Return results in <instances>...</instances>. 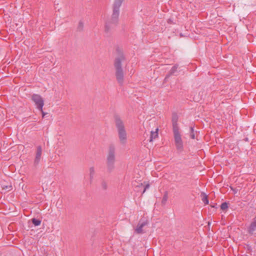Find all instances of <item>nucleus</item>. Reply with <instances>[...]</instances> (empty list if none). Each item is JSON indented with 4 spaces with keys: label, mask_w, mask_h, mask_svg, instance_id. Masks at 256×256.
I'll list each match as a JSON object with an SVG mask.
<instances>
[{
    "label": "nucleus",
    "mask_w": 256,
    "mask_h": 256,
    "mask_svg": "<svg viewBox=\"0 0 256 256\" xmlns=\"http://www.w3.org/2000/svg\"><path fill=\"white\" fill-rule=\"evenodd\" d=\"M168 198V192H165L164 195L163 196L162 200V204L164 205L166 204L167 200Z\"/></svg>",
    "instance_id": "2eb2a0df"
},
{
    "label": "nucleus",
    "mask_w": 256,
    "mask_h": 256,
    "mask_svg": "<svg viewBox=\"0 0 256 256\" xmlns=\"http://www.w3.org/2000/svg\"><path fill=\"white\" fill-rule=\"evenodd\" d=\"M116 126L118 130V136L120 144L125 145L127 142V134L122 120L118 116L115 118Z\"/></svg>",
    "instance_id": "20e7f679"
},
{
    "label": "nucleus",
    "mask_w": 256,
    "mask_h": 256,
    "mask_svg": "<svg viewBox=\"0 0 256 256\" xmlns=\"http://www.w3.org/2000/svg\"><path fill=\"white\" fill-rule=\"evenodd\" d=\"M158 128L156 129L155 132H150V136L149 140L150 142H152L153 140L156 139L158 136Z\"/></svg>",
    "instance_id": "9b49d317"
},
{
    "label": "nucleus",
    "mask_w": 256,
    "mask_h": 256,
    "mask_svg": "<svg viewBox=\"0 0 256 256\" xmlns=\"http://www.w3.org/2000/svg\"><path fill=\"white\" fill-rule=\"evenodd\" d=\"M84 28V24L82 22L80 21L78 22V24L77 28V30L79 32H82Z\"/></svg>",
    "instance_id": "a211bd4d"
},
{
    "label": "nucleus",
    "mask_w": 256,
    "mask_h": 256,
    "mask_svg": "<svg viewBox=\"0 0 256 256\" xmlns=\"http://www.w3.org/2000/svg\"><path fill=\"white\" fill-rule=\"evenodd\" d=\"M200 196L202 197V200L204 202L205 204H208V196L204 192L201 193Z\"/></svg>",
    "instance_id": "f8f14e48"
},
{
    "label": "nucleus",
    "mask_w": 256,
    "mask_h": 256,
    "mask_svg": "<svg viewBox=\"0 0 256 256\" xmlns=\"http://www.w3.org/2000/svg\"><path fill=\"white\" fill-rule=\"evenodd\" d=\"M32 100L34 102L36 108L40 111H42L44 100L42 96L38 94H33L32 96Z\"/></svg>",
    "instance_id": "423d86ee"
},
{
    "label": "nucleus",
    "mask_w": 256,
    "mask_h": 256,
    "mask_svg": "<svg viewBox=\"0 0 256 256\" xmlns=\"http://www.w3.org/2000/svg\"><path fill=\"white\" fill-rule=\"evenodd\" d=\"M124 0H115L112 6V14L110 20L105 24V32H109L110 30L118 24L120 14V8Z\"/></svg>",
    "instance_id": "f257e3e1"
},
{
    "label": "nucleus",
    "mask_w": 256,
    "mask_h": 256,
    "mask_svg": "<svg viewBox=\"0 0 256 256\" xmlns=\"http://www.w3.org/2000/svg\"><path fill=\"white\" fill-rule=\"evenodd\" d=\"M233 191H234V193H236V190H233Z\"/></svg>",
    "instance_id": "bb28decb"
},
{
    "label": "nucleus",
    "mask_w": 256,
    "mask_h": 256,
    "mask_svg": "<svg viewBox=\"0 0 256 256\" xmlns=\"http://www.w3.org/2000/svg\"><path fill=\"white\" fill-rule=\"evenodd\" d=\"M220 208L223 210H226L228 208V204L226 202L222 203L220 206Z\"/></svg>",
    "instance_id": "aec40b11"
},
{
    "label": "nucleus",
    "mask_w": 256,
    "mask_h": 256,
    "mask_svg": "<svg viewBox=\"0 0 256 256\" xmlns=\"http://www.w3.org/2000/svg\"><path fill=\"white\" fill-rule=\"evenodd\" d=\"M32 223L35 226H40L41 224V220L38 219H36L35 218H33L32 219Z\"/></svg>",
    "instance_id": "dca6fc26"
},
{
    "label": "nucleus",
    "mask_w": 256,
    "mask_h": 256,
    "mask_svg": "<svg viewBox=\"0 0 256 256\" xmlns=\"http://www.w3.org/2000/svg\"><path fill=\"white\" fill-rule=\"evenodd\" d=\"M178 68V65H174V66H172L170 71L169 74L170 75L174 74L176 72H177Z\"/></svg>",
    "instance_id": "f3484780"
},
{
    "label": "nucleus",
    "mask_w": 256,
    "mask_h": 256,
    "mask_svg": "<svg viewBox=\"0 0 256 256\" xmlns=\"http://www.w3.org/2000/svg\"><path fill=\"white\" fill-rule=\"evenodd\" d=\"M197 133L196 131H194L193 127L191 126L190 128V136L191 138L194 139L195 138V134Z\"/></svg>",
    "instance_id": "ddd939ff"
},
{
    "label": "nucleus",
    "mask_w": 256,
    "mask_h": 256,
    "mask_svg": "<svg viewBox=\"0 0 256 256\" xmlns=\"http://www.w3.org/2000/svg\"><path fill=\"white\" fill-rule=\"evenodd\" d=\"M178 116L176 113H173L172 114V130H179L178 121Z\"/></svg>",
    "instance_id": "1a4fd4ad"
},
{
    "label": "nucleus",
    "mask_w": 256,
    "mask_h": 256,
    "mask_svg": "<svg viewBox=\"0 0 256 256\" xmlns=\"http://www.w3.org/2000/svg\"><path fill=\"white\" fill-rule=\"evenodd\" d=\"M101 186L104 190H106L108 188L107 182L103 180L101 182Z\"/></svg>",
    "instance_id": "6ab92c4d"
},
{
    "label": "nucleus",
    "mask_w": 256,
    "mask_h": 256,
    "mask_svg": "<svg viewBox=\"0 0 256 256\" xmlns=\"http://www.w3.org/2000/svg\"><path fill=\"white\" fill-rule=\"evenodd\" d=\"M143 186V184L142 183H139L137 186H136V187L140 188Z\"/></svg>",
    "instance_id": "4be33fe9"
},
{
    "label": "nucleus",
    "mask_w": 256,
    "mask_h": 256,
    "mask_svg": "<svg viewBox=\"0 0 256 256\" xmlns=\"http://www.w3.org/2000/svg\"><path fill=\"white\" fill-rule=\"evenodd\" d=\"M175 144L176 149L182 152L183 150V142L181 138V135L179 132V130H173Z\"/></svg>",
    "instance_id": "39448f33"
},
{
    "label": "nucleus",
    "mask_w": 256,
    "mask_h": 256,
    "mask_svg": "<svg viewBox=\"0 0 256 256\" xmlns=\"http://www.w3.org/2000/svg\"><path fill=\"white\" fill-rule=\"evenodd\" d=\"M168 23H171V22H172V20H170V19H169V20H168Z\"/></svg>",
    "instance_id": "b1692460"
},
{
    "label": "nucleus",
    "mask_w": 256,
    "mask_h": 256,
    "mask_svg": "<svg viewBox=\"0 0 256 256\" xmlns=\"http://www.w3.org/2000/svg\"><path fill=\"white\" fill-rule=\"evenodd\" d=\"M233 191H234V193H236V190H233Z\"/></svg>",
    "instance_id": "a878e982"
},
{
    "label": "nucleus",
    "mask_w": 256,
    "mask_h": 256,
    "mask_svg": "<svg viewBox=\"0 0 256 256\" xmlns=\"http://www.w3.org/2000/svg\"><path fill=\"white\" fill-rule=\"evenodd\" d=\"M148 220L145 218H141L136 226V228L134 230L135 232L138 234H142L144 232L142 228L148 225Z\"/></svg>",
    "instance_id": "0eeeda50"
},
{
    "label": "nucleus",
    "mask_w": 256,
    "mask_h": 256,
    "mask_svg": "<svg viewBox=\"0 0 256 256\" xmlns=\"http://www.w3.org/2000/svg\"><path fill=\"white\" fill-rule=\"evenodd\" d=\"M42 114V118H44V116L46 114V113L44 112L43 110H42V111H40Z\"/></svg>",
    "instance_id": "5701e85b"
},
{
    "label": "nucleus",
    "mask_w": 256,
    "mask_h": 256,
    "mask_svg": "<svg viewBox=\"0 0 256 256\" xmlns=\"http://www.w3.org/2000/svg\"><path fill=\"white\" fill-rule=\"evenodd\" d=\"M256 230V216L254 218L253 222H252L249 228H248V232L250 234H252Z\"/></svg>",
    "instance_id": "9d476101"
},
{
    "label": "nucleus",
    "mask_w": 256,
    "mask_h": 256,
    "mask_svg": "<svg viewBox=\"0 0 256 256\" xmlns=\"http://www.w3.org/2000/svg\"><path fill=\"white\" fill-rule=\"evenodd\" d=\"M233 191H234V193H236V190H233Z\"/></svg>",
    "instance_id": "393cba45"
},
{
    "label": "nucleus",
    "mask_w": 256,
    "mask_h": 256,
    "mask_svg": "<svg viewBox=\"0 0 256 256\" xmlns=\"http://www.w3.org/2000/svg\"><path fill=\"white\" fill-rule=\"evenodd\" d=\"M150 188V184H147L144 187V190L142 191V194H144L145 191L146 190V189L148 188Z\"/></svg>",
    "instance_id": "412c9836"
},
{
    "label": "nucleus",
    "mask_w": 256,
    "mask_h": 256,
    "mask_svg": "<svg viewBox=\"0 0 256 256\" xmlns=\"http://www.w3.org/2000/svg\"><path fill=\"white\" fill-rule=\"evenodd\" d=\"M95 174V170L94 167H91L90 168V182H92L94 175Z\"/></svg>",
    "instance_id": "4468645a"
},
{
    "label": "nucleus",
    "mask_w": 256,
    "mask_h": 256,
    "mask_svg": "<svg viewBox=\"0 0 256 256\" xmlns=\"http://www.w3.org/2000/svg\"><path fill=\"white\" fill-rule=\"evenodd\" d=\"M116 146L114 144H110L108 146V154L106 158V166L107 172L111 173L115 168Z\"/></svg>",
    "instance_id": "7ed1b4c3"
},
{
    "label": "nucleus",
    "mask_w": 256,
    "mask_h": 256,
    "mask_svg": "<svg viewBox=\"0 0 256 256\" xmlns=\"http://www.w3.org/2000/svg\"><path fill=\"white\" fill-rule=\"evenodd\" d=\"M124 60L125 56L123 52L118 50V54L114 60V66L116 70V78L120 86H122L124 82V72L122 62Z\"/></svg>",
    "instance_id": "f03ea898"
},
{
    "label": "nucleus",
    "mask_w": 256,
    "mask_h": 256,
    "mask_svg": "<svg viewBox=\"0 0 256 256\" xmlns=\"http://www.w3.org/2000/svg\"><path fill=\"white\" fill-rule=\"evenodd\" d=\"M42 154V148L41 146H38L36 148V157L34 160V165L36 166L40 162Z\"/></svg>",
    "instance_id": "6e6552de"
}]
</instances>
